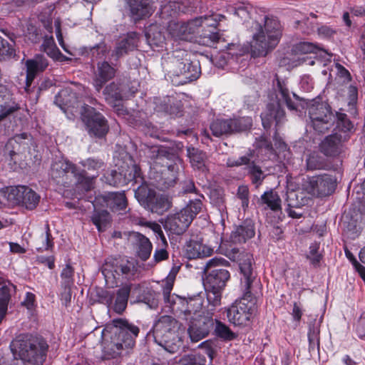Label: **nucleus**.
Instances as JSON below:
<instances>
[{"label": "nucleus", "instance_id": "nucleus-9", "mask_svg": "<svg viewBox=\"0 0 365 365\" xmlns=\"http://www.w3.org/2000/svg\"><path fill=\"white\" fill-rule=\"evenodd\" d=\"M212 21L210 16H204L195 18L187 22H170L168 28L169 34L175 40L192 41L196 39L200 27L205 21Z\"/></svg>", "mask_w": 365, "mask_h": 365}, {"label": "nucleus", "instance_id": "nucleus-58", "mask_svg": "<svg viewBox=\"0 0 365 365\" xmlns=\"http://www.w3.org/2000/svg\"><path fill=\"white\" fill-rule=\"evenodd\" d=\"M202 202L200 200H192L182 210H185L193 220L194 217L199 213L202 210Z\"/></svg>", "mask_w": 365, "mask_h": 365}, {"label": "nucleus", "instance_id": "nucleus-25", "mask_svg": "<svg viewBox=\"0 0 365 365\" xmlns=\"http://www.w3.org/2000/svg\"><path fill=\"white\" fill-rule=\"evenodd\" d=\"M106 206L112 211L125 210L128 205L124 192H108L102 196Z\"/></svg>", "mask_w": 365, "mask_h": 365}, {"label": "nucleus", "instance_id": "nucleus-30", "mask_svg": "<svg viewBox=\"0 0 365 365\" xmlns=\"http://www.w3.org/2000/svg\"><path fill=\"white\" fill-rule=\"evenodd\" d=\"M164 29L158 24L150 25L145 31V36L150 46H161L165 41Z\"/></svg>", "mask_w": 365, "mask_h": 365}, {"label": "nucleus", "instance_id": "nucleus-7", "mask_svg": "<svg viewBox=\"0 0 365 365\" xmlns=\"http://www.w3.org/2000/svg\"><path fill=\"white\" fill-rule=\"evenodd\" d=\"M180 323L171 316L164 315L155 322L152 335L156 344L170 353L178 349L181 341L178 335Z\"/></svg>", "mask_w": 365, "mask_h": 365}, {"label": "nucleus", "instance_id": "nucleus-49", "mask_svg": "<svg viewBox=\"0 0 365 365\" xmlns=\"http://www.w3.org/2000/svg\"><path fill=\"white\" fill-rule=\"evenodd\" d=\"M248 174L250 175L252 182L257 187L262 184L265 178L261 168L253 163L248 167Z\"/></svg>", "mask_w": 365, "mask_h": 365}, {"label": "nucleus", "instance_id": "nucleus-51", "mask_svg": "<svg viewBox=\"0 0 365 365\" xmlns=\"http://www.w3.org/2000/svg\"><path fill=\"white\" fill-rule=\"evenodd\" d=\"M324 165V158L317 153L309 154L307 159V168L308 170H314L322 169Z\"/></svg>", "mask_w": 365, "mask_h": 365}, {"label": "nucleus", "instance_id": "nucleus-29", "mask_svg": "<svg viewBox=\"0 0 365 365\" xmlns=\"http://www.w3.org/2000/svg\"><path fill=\"white\" fill-rule=\"evenodd\" d=\"M177 163L168 165V168L162 172V176L158 180V187L162 189H168L176 183L177 173L178 170Z\"/></svg>", "mask_w": 365, "mask_h": 365}, {"label": "nucleus", "instance_id": "nucleus-62", "mask_svg": "<svg viewBox=\"0 0 365 365\" xmlns=\"http://www.w3.org/2000/svg\"><path fill=\"white\" fill-rule=\"evenodd\" d=\"M97 296L103 303L108 306L111 305L113 298V292L105 289H101L97 292Z\"/></svg>", "mask_w": 365, "mask_h": 365}, {"label": "nucleus", "instance_id": "nucleus-20", "mask_svg": "<svg viewBox=\"0 0 365 365\" xmlns=\"http://www.w3.org/2000/svg\"><path fill=\"white\" fill-rule=\"evenodd\" d=\"M348 139L340 134L330 135L324 138L320 145L321 151L327 156H336L341 151L342 143Z\"/></svg>", "mask_w": 365, "mask_h": 365}, {"label": "nucleus", "instance_id": "nucleus-38", "mask_svg": "<svg viewBox=\"0 0 365 365\" xmlns=\"http://www.w3.org/2000/svg\"><path fill=\"white\" fill-rule=\"evenodd\" d=\"M155 193V192L149 188L146 184H142L135 190V198L145 207H147L152 199H154Z\"/></svg>", "mask_w": 365, "mask_h": 365}, {"label": "nucleus", "instance_id": "nucleus-50", "mask_svg": "<svg viewBox=\"0 0 365 365\" xmlns=\"http://www.w3.org/2000/svg\"><path fill=\"white\" fill-rule=\"evenodd\" d=\"M80 164L88 171L96 173L98 175V173L100 170L103 169L104 163L100 159L89 158L80 162Z\"/></svg>", "mask_w": 365, "mask_h": 365}, {"label": "nucleus", "instance_id": "nucleus-26", "mask_svg": "<svg viewBox=\"0 0 365 365\" xmlns=\"http://www.w3.org/2000/svg\"><path fill=\"white\" fill-rule=\"evenodd\" d=\"M41 51L45 52L50 58L55 61H66L71 58L63 55L57 48L52 36H46L41 46Z\"/></svg>", "mask_w": 365, "mask_h": 365}, {"label": "nucleus", "instance_id": "nucleus-3", "mask_svg": "<svg viewBox=\"0 0 365 365\" xmlns=\"http://www.w3.org/2000/svg\"><path fill=\"white\" fill-rule=\"evenodd\" d=\"M227 267L229 262L223 258H212L206 263L204 284L208 303L213 307L220 305L222 291L230 279Z\"/></svg>", "mask_w": 365, "mask_h": 365}, {"label": "nucleus", "instance_id": "nucleus-2", "mask_svg": "<svg viewBox=\"0 0 365 365\" xmlns=\"http://www.w3.org/2000/svg\"><path fill=\"white\" fill-rule=\"evenodd\" d=\"M113 325L110 340L106 339L104 341L103 356L105 359H115L128 354L135 346V338L139 334V328L125 319H113Z\"/></svg>", "mask_w": 365, "mask_h": 365}, {"label": "nucleus", "instance_id": "nucleus-24", "mask_svg": "<svg viewBox=\"0 0 365 365\" xmlns=\"http://www.w3.org/2000/svg\"><path fill=\"white\" fill-rule=\"evenodd\" d=\"M185 251L187 258L195 259L210 256L213 250L198 241L191 240L186 243Z\"/></svg>", "mask_w": 365, "mask_h": 365}, {"label": "nucleus", "instance_id": "nucleus-35", "mask_svg": "<svg viewBox=\"0 0 365 365\" xmlns=\"http://www.w3.org/2000/svg\"><path fill=\"white\" fill-rule=\"evenodd\" d=\"M12 287L9 282H5L0 277V322L6 312L11 297L10 291Z\"/></svg>", "mask_w": 365, "mask_h": 365}, {"label": "nucleus", "instance_id": "nucleus-52", "mask_svg": "<svg viewBox=\"0 0 365 365\" xmlns=\"http://www.w3.org/2000/svg\"><path fill=\"white\" fill-rule=\"evenodd\" d=\"M318 48L309 42H300L293 46L292 51L296 55L316 53Z\"/></svg>", "mask_w": 365, "mask_h": 365}, {"label": "nucleus", "instance_id": "nucleus-63", "mask_svg": "<svg viewBox=\"0 0 365 365\" xmlns=\"http://www.w3.org/2000/svg\"><path fill=\"white\" fill-rule=\"evenodd\" d=\"M107 51L106 45L104 43H101L91 48V53L93 57L96 56V58H101L105 56Z\"/></svg>", "mask_w": 365, "mask_h": 365}, {"label": "nucleus", "instance_id": "nucleus-60", "mask_svg": "<svg viewBox=\"0 0 365 365\" xmlns=\"http://www.w3.org/2000/svg\"><path fill=\"white\" fill-rule=\"evenodd\" d=\"M336 76L341 79L344 83H347L351 81V76L347 69L343 66L336 63H335Z\"/></svg>", "mask_w": 365, "mask_h": 365}, {"label": "nucleus", "instance_id": "nucleus-8", "mask_svg": "<svg viewBox=\"0 0 365 365\" xmlns=\"http://www.w3.org/2000/svg\"><path fill=\"white\" fill-rule=\"evenodd\" d=\"M302 109L308 112L313 129L319 133H325L334 125L336 115L331 106L320 99L304 100L299 102Z\"/></svg>", "mask_w": 365, "mask_h": 365}, {"label": "nucleus", "instance_id": "nucleus-12", "mask_svg": "<svg viewBox=\"0 0 365 365\" xmlns=\"http://www.w3.org/2000/svg\"><path fill=\"white\" fill-rule=\"evenodd\" d=\"M102 272L106 277L111 274L114 278L117 275L125 279H133L138 274V266L134 260L110 259L103 265Z\"/></svg>", "mask_w": 365, "mask_h": 365}, {"label": "nucleus", "instance_id": "nucleus-5", "mask_svg": "<svg viewBox=\"0 0 365 365\" xmlns=\"http://www.w3.org/2000/svg\"><path fill=\"white\" fill-rule=\"evenodd\" d=\"M166 69L175 85H184L195 81L200 74L199 62L192 61L190 55L182 49L174 51L168 57Z\"/></svg>", "mask_w": 365, "mask_h": 365}, {"label": "nucleus", "instance_id": "nucleus-37", "mask_svg": "<svg viewBox=\"0 0 365 365\" xmlns=\"http://www.w3.org/2000/svg\"><path fill=\"white\" fill-rule=\"evenodd\" d=\"M187 155L194 168L202 172L207 171L206 165L207 158L205 153L192 148L187 149Z\"/></svg>", "mask_w": 365, "mask_h": 365}, {"label": "nucleus", "instance_id": "nucleus-56", "mask_svg": "<svg viewBox=\"0 0 365 365\" xmlns=\"http://www.w3.org/2000/svg\"><path fill=\"white\" fill-rule=\"evenodd\" d=\"M252 157V152L248 153L247 155L240 157L237 159L229 158L227 160V167H238L243 165H250L251 158Z\"/></svg>", "mask_w": 365, "mask_h": 365}, {"label": "nucleus", "instance_id": "nucleus-4", "mask_svg": "<svg viewBox=\"0 0 365 365\" xmlns=\"http://www.w3.org/2000/svg\"><path fill=\"white\" fill-rule=\"evenodd\" d=\"M10 348L15 359L31 365H42L48 345L40 336L21 334L11 341Z\"/></svg>", "mask_w": 365, "mask_h": 365}, {"label": "nucleus", "instance_id": "nucleus-48", "mask_svg": "<svg viewBox=\"0 0 365 365\" xmlns=\"http://www.w3.org/2000/svg\"><path fill=\"white\" fill-rule=\"evenodd\" d=\"M16 56L13 46L0 36V61H7Z\"/></svg>", "mask_w": 365, "mask_h": 365}, {"label": "nucleus", "instance_id": "nucleus-6", "mask_svg": "<svg viewBox=\"0 0 365 365\" xmlns=\"http://www.w3.org/2000/svg\"><path fill=\"white\" fill-rule=\"evenodd\" d=\"M282 31V26L276 17H264V28L259 25V31L254 34L250 43L252 56H265L269 50L274 48L279 41Z\"/></svg>", "mask_w": 365, "mask_h": 365}, {"label": "nucleus", "instance_id": "nucleus-10", "mask_svg": "<svg viewBox=\"0 0 365 365\" xmlns=\"http://www.w3.org/2000/svg\"><path fill=\"white\" fill-rule=\"evenodd\" d=\"M193 300L188 303V306H191ZM189 314L192 312L195 317L191 318L187 332L190 340L192 342H197L208 336L210 331L213 328L215 319L209 315L197 314V310H192L188 307L185 310Z\"/></svg>", "mask_w": 365, "mask_h": 365}, {"label": "nucleus", "instance_id": "nucleus-34", "mask_svg": "<svg viewBox=\"0 0 365 365\" xmlns=\"http://www.w3.org/2000/svg\"><path fill=\"white\" fill-rule=\"evenodd\" d=\"M77 168L73 164L65 160L55 162L51 167V176L53 178H58L68 173L76 175Z\"/></svg>", "mask_w": 365, "mask_h": 365}, {"label": "nucleus", "instance_id": "nucleus-22", "mask_svg": "<svg viewBox=\"0 0 365 365\" xmlns=\"http://www.w3.org/2000/svg\"><path fill=\"white\" fill-rule=\"evenodd\" d=\"M205 25L207 28L203 26L202 32L196 37V41L203 46H212L218 42L220 38L216 29V20H214V22L207 21Z\"/></svg>", "mask_w": 365, "mask_h": 365}, {"label": "nucleus", "instance_id": "nucleus-15", "mask_svg": "<svg viewBox=\"0 0 365 365\" xmlns=\"http://www.w3.org/2000/svg\"><path fill=\"white\" fill-rule=\"evenodd\" d=\"M335 187L336 178L328 174L310 178L304 184V187L308 193L318 196H326L331 194Z\"/></svg>", "mask_w": 365, "mask_h": 365}, {"label": "nucleus", "instance_id": "nucleus-43", "mask_svg": "<svg viewBox=\"0 0 365 365\" xmlns=\"http://www.w3.org/2000/svg\"><path fill=\"white\" fill-rule=\"evenodd\" d=\"M110 220V214L106 210L95 211L91 217L93 223L96 226L98 231L105 230Z\"/></svg>", "mask_w": 365, "mask_h": 365}, {"label": "nucleus", "instance_id": "nucleus-32", "mask_svg": "<svg viewBox=\"0 0 365 365\" xmlns=\"http://www.w3.org/2000/svg\"><path fill=\"white\" fill-rule=\"evenodd\" d=\"M153 198L147 207L152 212L163 214L171 206V200L167 195H156V193H155Z\"/></svg>", "mask_w": 365, "mask_h": 365}, {"label": "nucleus", "instance_id": "nucleus-17", "mask_svg": "<svg viewBox=\"0 0 365 365\" xmlns=\"http://www.w3.org/2000/svg\"><path fill=\"white\" fill-rule=\"evenodd\" d=\"M192 221L187 211L181 210L168 216L165 227L173 234L181 235L187 229Z\"/></svg>", "mask_w": 365, "mask_h": 365}, {"label": "nucleus", "instance_id": "nucleus-53", "mask_svg": "<svg viewBox=\"0 0 365 365\" xmlns=\"http://www.w3.org/2000/svg\"><path fill=\"white\" fill-rule=\"evenodd\" d=\"M103 94L106 96L107 100L120 101L123 98L121 91L119 86L115 83H111L108 85L103 91Z\"/></svg>", "mask_w": 365, "mask_h": 365}, {"label": "nucleus", "instance_id": "nucleus-13", "mask_svg": "<svg viewBox=\"0 0 365 365\" xmlns=\"http://www.w3.org/2000/svg\"><path fill=\"white\" fill-rule=\"evenodd\" d=\"M81 118L90 135L101 138L108 133V125L106 120L93 108L89 106H83Z\"/></svg>", "mask_w": 365, "mask_h": 365}, {"label": "nucleus", "instance_id": "nucleus-18", "mask_svg": "<svg viewBox=\"0 0 365 365\" xmlns=\"http://www.w3.org/2000/svg\"><path fill=\"white\" fill-rule=\"evenodd\" d=\"M116 73L115 68L111 66L107 61H101L97 63L96 70L94 73L93 86L98 92L102 89L103 86L113 78Z\"/></svg>", "mask_w": 365, "mask_h": 365}, {"label": "nucleus", "instance_id": "nucleus-59", "mask_svg": "<svg viewBox=\"0 0 365 365\" xmlns=\"http://www.w3.org/2000/svg\"><path fill=\"white\" fill-rule=\"evenodd\" d=\"M237 196L242 201V207L244 209H246L249 205V189L247 186H239L237 189Z\"/></svg>", "mask_w": 365, "mask_h": 365}, {"label": "nucleus", "instance_id": "nucleus-36", "mask_svg": "<svg viewBox=\"0 0 365 365\" xmlns=\"http://www.w3.org/2000/svg\"><path fill=\"white\" fill-rule=\"evenodd\" d=\"M135 238L138 256L142 260L145 261L150 255L152 245L147 237L140 233H135Z\"/></svg>", "mask_w": 365, "mask_h": 365}, {"label": "nucleus", "instance_id": "nucleus-42", "mask_svg": "<svg viewBox=\"0 0 365 365\" xmlns=\"http://www.w3.org/2000/svg\"><path fill=\"white\" fill-rule=\"evenodd\" d=\"M73 175L76 179L77 184L86 191L91 190L93 187L94 180L97 177V175L88 176L85 170L78 171V169L76 175Z\"/></svg>", "mask_w": 365, "mask_h": 365}, {"label": "nucleus", "instance_id": "nucleus-64", "mask_svg": "<svg viewBox=\"0 0 365 365\" xmlns=\"http://www.w3.org/2000/svg\"><path fill=\"white\" fill-rule=\"evenodd\" d=\"M198 347L205 350V354L208 356L210 361H212L214 358L215 354L213 349V342L210 340H207L199 344Z\"/></svg>", "mask_w": 365, "mask_h": 365}, {"label": "nucleus", "instance_id": "nucleus-21", "mask_svg": "<svg viewBox=\"0 0 365 365\" xmlns=\"http://www.w3.org/2000/svg\"><path fill=\"white\" fill-rule=\"evenodd\" d=\"M284 115V111L280 107L279 103L277 105H269L267 110L261 115L263 127L266 129L269 128L274 122L276 125H278L282 122Z\"/></svg>", "mask_w": 365, "mask_h": 365}, {"label": "nucleus", "instance_id": "nucleus-39", "mask_svg": "<svg viewBox=\"0 0 365 365\" xmlns=\"http://www.w3.org/2000/svg\"><path fill=\"white\" fill-rule=\"evenodd\" d=\"M140 176L138 167L133 164L130 166L126 165V168L121 167L120 171L117 172L115 179L125 180V185L129 182L135 180L137 182V178Z\"/></svg>", "mask_w": 365, "mask_h": 365}, {"label": "nucleus", "instance_id": "nucleus-19", "mask_svg": "<svg viewBox=\"0 0 365 365\" xmlns=\"http://www.w3.org/2000/svg\"><path fill=\"white\" fill-rule=\"evenodd\" d=\"M138 40L139 37L137 33H128L126 37L117 44L110 54V58L118 61L120 57L137 48Z\"/></svg>", "mask_w": 365, "mask_h": 365}, {"label": "nucleus", "instance_id": "nucleus-47", "mask_svg": "<svg viewBox=\"0 0 365 365\" xmlns=\"http://www.w3.org/2000/svg\"><path fill=\"white\" fill-rule=\"evenodd\" d=\"M205 357L200 354H188L179 360L180 365H205Z\"/></svg>", "mask_w": 365, "mask_h": 365}, {"label": "nucleus", "instance_id": "nucleus-41", "mask_svg": "<svg viewBox=\"0 0 365 365\" xmlns=\"http://www.w3.org/2000/svg\"><path fill=\"white\" fill-rule=\"evenodd\" d=\"M261 202L267 205L273 211L281 210V199L273 190L265 192L260 198Z\"/></svg>", "mask_w": 365, "mask_h": 365}, {"label": "nucleus", "instance_id": "nucleus-45", "mask_svg": "<svg viewBox=\"0 0 365 365\" xmlns=\"http://www.w3.org/2000/svg\"><path fill=\"white\" fill-rule=\"evenodd\" d=\"M215 322L216 324L215 332L218 337L225 341H231L237 337V334L231 331L226 324L217 320H215Z\"/></svg>", "mask_w": 365, "mask_h": 365}, {"label": "nucleus", "instance_id": "nucleus-40", "mask_svg": "<svg viewBox=\"0 0 365 365\" xmlns=\"http://www.w3.org/2000/svg\"><path fill=\"white\" fill-rule=\"evenodd\" d=\"M278 90H279V101H283L286 103L287 106L290 110H299L300 107L299 102L301 101H304V99H299L296 94H293L294 97L297 100V103H293L289 96V90L284 87L279 81L277 83Z\"/></svg>", "mask_w": 365, "mask_h": 365}, {"label": "nucleus", "instance_id": "nucleus-27", "mask_svg": "<svg viewBox=\"0 0 365 365\" xmlns=\"http://www.w3.org/2000/svg\"><path fill=\"white\" fill-rule=\"evenodd\" d=\"M132 16L138 20L149 16L151 7L148 0H128Z\"/></svg>", "mask_w": 365, "mask_h": 365}, {"label": "nucleus", "instance_id": "nucleus-46", "mask_svg": "<svg viewBox=\"0 0 365 365\" xmlns=\"http://www.w3.org/2000/svg\"><path fill=\"white\" fill-rule=\"evenodd\" d=\"M226 256L228 257L230 259L233 261H240L239 266L240 269L241 270V264L245 262L247 259V258H249L248 256L250 257V261H251V267H252V262H253V257L252 255L249 253L245 254H241L240 252V250L237 247H230L229 249H227L226 250ZM254 271V269H252Z\"/></svg>", "mask_w": 365, "mask_h": 365}, {"label": "nucleus", "instance_id": "nucleus-23", "mask_svg": "<svg viewBox=\"0 0 365 365\" xmlns=\"http://www.w3.org/2000/svg\"><path fill=\"white\" fill-rule=\"evenodd\" d=\"M254 225L250 221H245L232 232L230 236V242L241 244L255 236Z\"/></svg>", "mask_w": 365, "mask_h": 365}, {"label": "nucleus", "instance_id": "nucleus-31", "mask_svg": "<svg viewBox=\"0 0 365 365\" xmlns=\"http://www.w3.org/2000/svg\"><path fill=\"white\" fill-rule=\"evenodd\" d=\"M309 200V197H307L306 193L300 190H291L287 192V207L300 208L307 205Z\"/></svg>", "mask_w": 365, "mask_h": 365}, {"label": "nucleus", "instance_id": "nucleus-55", "mask_svg": "<svg viewBox=\"0 0 365 365\" xmlns=\"http://www.w3.org/2000/svg\"><path fill=\"white\" fill-rule=\"evenodd\" d=\"M74 269L70 264H66L63 269L61 277L62 279V285L66 289L70 287L73 283Z\"/></svg>", "mask_w": 365, "mask_h": 365}, {"label": "nucleus", "instance_id": "nucleus-57", "mask_svg": "<svg viewBox=\"0 0 365 365\" xmlns=\"http://www.w3.org/2000/svg\"><path fill=\"white\" fill-rule=\"evenodd\" d=\"M117 175L116 170H111L109 173L104 174L101 178L102 181L113 186H123L125 185V180L115 179Z\"/></svg>", "mask_w": 365, "mask_h": 365}, {"label": "nucleus", "instance_id": "nucleus-44", "mask_svg": "<svg viewBox=\"0 0 365 365\" xmlns=\"http://www.w3.org/2000/svg\"><path fill=\"white\" fill-rule=\"evenodd\" d=\"M46 232L35 240V246L38 251L48 250L53 247L52 237L48 225H46Z\"/></svg>", "mask_w": 365, "mask_h": 365}, {"label": "nucleus", "instance_id": "nucleus-61", "mask_svg": "<svg viewBox=\"0 0 365 365\" xmlns=\"http://www.w3.org/2000/svg\"><path fill=\"white\" fill-rule=\"evenodd\" d=\"M319 329L318 327L309 326L308 332V339L310 347L314 348L315 345H319Z\"/></svg>", "mask_w": 365, "mask_h": 365}, {"label": "nucleus", "instance_id": "nucleus-14", "mask_svg": "<svg viewBox=\"0 0 365 365\" xmlns=\"http://www.w3.org/2000/svg\"><path fill=\"white\" fill-rule=\"evenodd\" d=\"M8 200L14 204H21L28 210L36 208L40 201V196L29 187L19 185L8 189Z\"/></svg>", "mask_w": 365, "mask_h": 365}, {"label": "nucleus", "instance_id": "nucleus-28", "mask_svg": "<svg viewBox=\"0 0 365 365\" xmlns=\"http://www.w3.org/2000/svg\"><path fill=\"white\" fill-rule=\"evenodd\" d=\"M132 284H125L116 292L113 309L118 314H122L126 309Z\"/></svg>", "mask_w": 365, "mask_h": 365}, {"label": "nucleus", "instance_id": "nucleus-16", "mask_svg": "<svg viewBox=\"0 0 365 365\" xmlns=\"http://www.w3.org/2000/svg\"><path fill=\"white\" fill-rule=\"evenodd\" d=\"M25 66L26 68L25 90L28 91L36 76L47 68L48 61L43 55L37 54L33 58L26 60Z\"/></svg>", "mask_w": 365, "mask_h": 365}, {"label": "nucleus", "instance_id": "nucleus-33", "mask_svg": "<svg viewBox=\"0 0 365 365\" xmlns=\"http://www.w3.org/2000/svg\"><path fill=\"white\" fill-rule=\"evenodd\" d=\"M192 11L185 1H172L161 7V14L163 18L172 17L180 12L186 13Z\"/></svg>", "mask_w": 365, "mask_h": 365}, {"label": "nucleus", "instance_id": "nucleus-54", "mask_svg": "<svg viewBox=\"0 0 365 365\" xmlns=\"http://www.w3.org/2000/svg\"><path fill=\"white\" fill-rule=\"evenodd\" d=\"M336 115V123L339 128L343 132L351 131L354 129V125L347 118L345 113H338Z\"/></svg>", "mask_w": 365, "mask_h": 365}, {"label": "nucleus", "instance_id": "nucleus-11", "mask_svg": "<svg viewBox=\"0 0 365 365\" xmlns=\"http://www.w3.org/2000/svg\"><path fill=\"white\" fill-rule=\"evenodd\" d=\"M252 125L251 118L242 117L237 119H217L210 124V128L213 135L221 137L247 130Z\"/></svg>", "mask_w": 365, "mask_h": 365}, {"label": "nucleus", "instance_id": "nucleus-1", "mask_svg": "<svg viewBox=\"0 0 365 365\" xmlns=\"http://www.w3.org/2000/svg\"><path fill=\"white\" fill-rule=\"evenodd\" d=\"M248 257L241 264L240 281L245 290L244 296L227 310V319L235 326L248 325L257 309L256 301L251 297L252 284L256 280L257 273L252 270L250 257Z\"/></svg>", "mask_w": 365, "mask_h": 365}]
</instances>
